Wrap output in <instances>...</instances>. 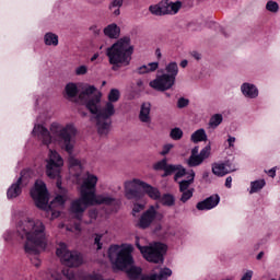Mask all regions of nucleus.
<instances>
[{
  "label": "nucleus",
  "mask_w": 280,
  "mask_h": 280,
  "mask_svg": "<svg viewBox=\"0 0 280 280\" xmlns=\"http://www.w3.org/2000/svg\"><path fill=\"white\" fill-rule=\"evenodd\" d=\"M16 233L20 240L25 241V253H27V255H34L33 258H31V262L35 268H39L40 259H38V255L40 254V250H38V248H45L47 246L45 224L42 223L40 220L27 218L18 223Z\"/></svg>",
  "instance_id": "obj_1"
},
{
  "label": "nucleus",
  "mask_w": 280,
  "mask_h": 280,
  "mask_svg": "<svg viewBox=\"0 0 280 280\" xmlns=\"http://www.w3.org/2000/svg\"><path fill=\"white\" fill-rule=\"evenodd\" d=\"M50 132L55 141H57L58 145L61 150H65L68 158V163L70 167H79L80 160L73 158V148H75V136L78 135V129L72 124H68L65 127L60 128L58 125L50 126Z\"/></svg>",
  "instance_id": "obj_2"
},
{
  "label": "nucleus",
  "mask_w": 280,
  "mask_h": 280,
  "mask_svg": "<svg viewBox=\"0 0 280 280\" xmlns=\"http://www.w3.org/2000/svg\"><path fill=\"white\" fill-rule=\"evenodd\" d=\"M132 54H135V46L130 44L128 36L121 37L106 49V56L109 65L113 66V71L128 67L132 60Z\"/></svg>",
  "instance_id": "obj_3"
},
{
  "label": "nucleus",
  "mask_w": 280,
  "mask_h": 280,
  "mask_svg": "<svg viewBox=\"0 0 280 280\" xmlns=\"http://www.w3.org/2000/svg\"><path fill=\"white\" fill-rule=\"evenodd\" d=\"M133 250L135 247L132 245H127L122 248L119 245L109 246L107 255L115 270H126V268L135 264V258L132 257Z\"/></svg>",
  "instance_id": "obj_4"
},
{
  "label": "nucleus",
  "mask_w": 280,
  "mask_h": 280,
  "mask_svg": "<svg viewBox=\"0 0 280 280\" xmlns=\"http://www.w3.org/2000/svg\"><path fill=\"white\" fill-rule=\"evenodd\" d=\"M136 247L141 255L150 264H163L165 261V253H167V245L155 242L149 246H141L139 238L136 240Z\"/></svg>",
  "instance_id": "obj_5"
},
{
  "label": "nucleus",
  "mask_w": 280,
  "mask_h": 280,
  "mask_svg": "<svg viewBox=\"0 0 280 280\" xmlns=\"http://www.w3.org/2000/svg\"><path fill=\"white\" fill-rule=\"evenodd\" d=\"M62 165H65V160H62V156H60L57 151L50 150L49 159L47 160L46 165V175L48 178L57 180L56 186L58 192L62 191V189H67L62 187V176L60 175L62 173Z\"/></svg>",
  "instance_id": "obj_6"
},
{
  "label": "nucleus",
  "mask_w": 280,
  "mask_h": 280,
  "mask_svg": "<svg viewBox=\"0 0 280 280\" xmlns=\"http://www.w3.org/2000/svg\"><path fill=\"white\" fill-rule=\"evenodd\" d=\"M113 115H115V105L113 103H106L103 108L98 109L95 117L98 135L106 136L110 132V126L113 125L110 117Z\"/></svg>",
  "instance_id": "obj_7"
},
{
  "label": "nucleus",
  "mask_w": 280,
  "mask_h": 280,
  "mask_svg": "<svg viewBox=\"0 0 280 280\" xmlns=\"http://www.w3.org/2000/svg\"><path fill=\"white\" fill-rule=\"evenodd\" d=\"M56 255L61 264L68 268H78L82 266V255L78 252H71L67 248V244L60 243L56 249Z\"/></svg>",
  "instance_id": "obj_8"
},
{
  "label": "nucleus",
  "mask_w": 280,
  "mask_h": 280,
  "mask_svg": "<svg viewBox=\"0 0 280 280\" xmlns=\"http://www.w3.org/2000/svg\"><path fill=\"white\" fill-rule=\"evenodd\" d=\"M31 197L33 198L37 209L45 211L49 206V191H47V185L43 180L35 182V189L31 190Z\"/></svg>",
  "instance_id": "obj_9"
},
{
  "label": "nucleus",
  "mask_w": 280,
  "mask_h": 280,
  "mask_svg": "<svg viewBox=\"0 0 280 280\" xmlns=\"http://www.w3.org/2000/svg\"><path fill=\"white\" fill-rule=\"evenodd\" d=\"M93 202L95 199L89 197V195H82L80 198L74 199L70 205V211L75 215L77 220H82V215H84V211L89 209V207H93Z\"/></svg>",
  "instance_id": "obj_10"
},
{
  "label": "nucleus",
  "mask_w": 280,
  "mask_h": 280,
  "mask_svg": "<svg viewBox=\"0 0 280 280\" xmlns=\"http://www.w3.org/2000/svg\"><path fill=\"white\" fill-rule=\"evenodd\" d=\"M97 187V176L86 173V178L83 179L80 188V194L82 196H88L95 200V188Z\"/></svg>",
  "instance_id": "obj_11"
},
{
  "label": "nucleus",
  "mask_w": 280,
  "mask_h": 280,
  "mask_svg": "<svg viewBox=\"0 0 280 280\" xmlns=\"http://www.w3.org/2000/svg\"><path fill=\"white\" fill-rule=\"evenodd\" d=\"M154 220H163V214L156 211L154 206H151L147 211H144L138 222L139 229H150Z\"/></svg>",
  "instance_id": "obj_12"
},
{
  "label": "nucleus",
  "mask_w": 280,
  "mask_h": 280,
  "mask_svg": "<svg viewBox=\"0 0 280 280\" xmlns=\"http://www.w3.org/2000/svg\"><path fill=\"white\" fill-rule=\"evenodd\" d=\"M174 84H176L175 79L168 77L167 74H162L156 77L155 80L151 81L149 83V86H151V89H154V91H161L163 93L165 91H170V89H172Z\"/></svg>",
  "instance_id": "obj_13"
},
{
  "label": "nucleus",
  "mask_w": 280,
  "mask_h": 280,
  "mask_svg": "<svg viewBox=\"0 0 280 280\" xmlns=\"http://www.w3.org/2000/svg\"><path fill=\"white\" fill-rule=\"evenodd\" d=\"M135 180L137 178L125 183V196L127 200H141L143 198V191L139 188L141 186Z\"/></svg>",
  "instance_id": "obj_14"
},
{
  "label": "nucleus",
  "mask_w": 280,
  "mask_h": 280,
  "mask_svg": "<svg viewBox=\"0 0 280 280\" xmlns=\"http://www.w3.org/2000/svg\"><path fill=\"white\" fill-rule=\"evenodd\" d=\"M24 174L25 172L22 171L21 176L18 178V180L9 187L7 191V197L9 200H12L13 198H19V196L23 194V187H21V185H23V182L25 180Z\"/></svg>",
  "instance_id": "obj_15"
},
{
  "label": "nucleus",
  "mask_w": 280,
  "mask_h": 280,
  "mask_svg": "<svg viewBox=\"0 0 280 280\" xmlns=\"http://www.w3.org/2000/svg\"><path fill=\"white\" fill-rule=\"evenodd\" d=\"M135 183H137L141 189H143L144 194L149 196L152 200H161V191L159 188L141 180V179H135Z\"/></svg>",
  "instance_id": "obj_16"
},
{
  "label": "nucleus",
  "mask_w": 280,
  "mask_h": 280,
  "mask_svg": "<svg viewBox=\"0 0 280 280\" xmlns=\"http://www.w3.org/2000/svg\"><path fill=\"white\" fill-rule=\"evenodd\" d=\"M79 93L80 90L78 89V84L70 82L67 83L65 86L63 97H66V100H68L69 102H74L75 104H78V102H80L78 100Z\"/></svg>",
  "instance_id": "obj_17"
},
{
  "label": "nucleus",
  "mask_w": 280,
  "mask_h": 280,
  "mask_svg": "<svg viewBox=\"0 0 280 280\" xmlns=\"http://www.w3.org/2000/svg\"><path fill=\"white\" fill-rule=\"evenodd\" d=\"M102 102V94H94L91 98H88L81 104H85V108L90 110L92 115H97L100 113V103Z\"/></svg>",
  "instance_id": "obj_18"
},
{
  "label": "nucleus",
  "mask_w": 280,
  "mask_h": 280,
  "mask_svg": "<svg viewBox=\"0 0 280 280\" xmlns=\"http://www.w3.org/2000/svg\"><path fill=\"white\" fill-rule=\"evenodd\" d=\"M241 91L245 97H248L249 100H255V97H258L259 90H257V86L252 83H243L241 86Z\"/></svg>",
  "instance_id": "obj_19"
},
{
  "label": "nucleus",
  "mask_w": 280,
  "mask_h": 280,
  "mask_svg": "<svg viewBox=\"0 0 280 280\" xmlns=\"http://www.w3.org/2000/svg\"><path fill=\"white\" fill-rule=\"evenodd\" d=\"M171 275H172V269L165 267V268H162L159 273H151L150 276H147L141 280H167L170 279Z\"/></svg>",
  "instance_id": "obj_20"
},
{
  "label": "nucleus",
  "mask_w": 280,
  "mask_h": 280,
  "mask_svg": "<svg viewBox=\"0 0 280 280\" xmlns=\"http://www.w3.org/2000/svg\"><path fill=\"white\" fill-rule=\"evenodd\" d=\"M152 105L150 103H143L140 108L139 119L142 124H150L152 118L150 117V110Z\"/></svg>",
  "instance_id": "obj_21"
},
{
  "label": "nucleus",
  "mask_w": 280,
  "mask_h": 280,
  "mask_svg": "<svg viewBox=\"0 0 280 280\" xmlns=\"http://www.w3.org/2000/svg\"><path fill=\"white\" fill-rule=\"evenodd\" d=\"M36 130H37V132L39 133V137H40V139H42V143H43L44 145H49V144H51V139H52V137H51V133L49 132V129H47V127L42 126V125H38V126L36 127Z\"/></svg>",
  "instance_id": "obj_22"
},
{
  "label": "nucleus",
  "mask_w": 280,
  "mask_h": 280,
  "mask_svg": "<svg viewBox=\"0 0 280 280\" xmlns=\"http://www.w3.org/2000/svg\"><path fill=\"white\" fill-rule=\"evenodd\" d=\"M93 205H107V207H110L117 205V199L104 195H94Z\"/></svg>",
  "instance_id": "obj_23"
},
{
  "label": "nucleus",
  "mask_w": 280,
  "mask_h": 280,
  "mask_svg": "<svg viewBox=\"0 0 280 280\" xmlns=\"http://www.w3.org/2000/svg\"><path fill=\"white\" fill-rule=\"evenodd\" d=\"M103 32L108 38H117L119 34H121V28L117 24L112 23L107 25Z\"/></svg>",
  "instance_id": "obj_24"
},
{
  "label": "nucleus",
  "mask_w": 280,
  "mask_h": 280,
  "mask_svg": "<svg viewBox=\"0 0 280 280\" xmlns=\"http://www.w3.org/2000/svg\"><path fill=\"white\" fill-rule=\"evenodd\" d=\"M231 172H233V170L226 168V163L212 165V173L214 176H226V174H231Z\"/></svg>",
  "instance_id": "obj_25"
},
{
  "label": "nucleus",
  "mask_w": 280,
  "mask_h": 280,
  "mask_svg": "<svg viewBox=\"0 0 280 280\" xmlns=\"http://www.w3.org/2000/svg\"><path fill=\"white\" fill-rule=\"evenodd\" d=\"M96 91L97 88H95V85H88L81 93H79L78 101L86 102Z\"/></svg>",
  "instance_id": "obj_26"
},
{
  "label": "nucleus",
  "mask_w": 280,
  "mask_h": 280,
  "mask_svg": "<svg viewBox=\"0 0 280 280\" xmlns=\"http://www.w3.org/2000/svg\"><path fill=\"white\" fill-rule=\"evenodd\" d=\"M149 11L151 12V14H154L155 16H165V14H167V10L165 8V1H162L155 5H151L149 8Z\"/></svg>",
  "instance_id": "obj_27"
},
{
  "label": "nucleus",
  "mask_w": 280,
  "mask_h": 280,
  "mask_svg": "<svg viewBox=\"0 0 280 280\" xmlns=\"http://www.w3.org/2000/svg\"><path fill=\"white\" fill-rule=\"evenodd\" d=\"M166 8V14H178V10L183 8V2H170L168 0L164 1Z\"/></svg>",
  "instance_id": "obj_28"
},
{
  "label": "nucleus",
  "mask_w": 280,
  "mask_h": 280,
  "mask_svg": "<svg viewBox=\"0 0 280 280\" xmlns=\"http://www.w3.org/2000/svg\"><path fill=\"white\" fill-rule=\"evenodd\" d=\"M166 73L164 75H167L168 78H172L173 80H176V75H178V63L176 61L170 62L165 68Z\"/></svg>",
  "instance_id": "obj_29"
},
{
  "label": "nucleus",
  "mask_w": 280,
  "mask_h": 280,
  "mask_svg": "<svg viewBox=\"0 0 280 280\" xmlns=\"http://www.w3.org/2000/svg\"><path fill=\"white\" fill-rule=\"evenodd\" d=\"M69 190L62 189L51 201V205H59V207L65 206L67 202Z\"/></svg>",
  "instance_id": "obj_30"
},
{
  "label": "nucleus",
  "mask_w": 280,
  "mask_h": 280,
  "mask_svg": "<svg viewBox=\"0 0 280 280\" xmlns=\"http://www.w3.org/2000/svg\"><path fill=\"white\" fill-rule=\"evenodd\" d=\"M190 141H192V143H200L201 141H207V131H205V129L202 128L196 130L191 135Z\"/></svg>",
  "instance_id": "obj_31"
},
{
  "label": "nucleus",
  "mask_w": 280,
  "mask_h": 280,
  "mask_svg": "<svg viewBox=\"0 0 280 280\" xmlns=\"http://www.w3.org/2000/svg\"><path fill=\"white\" fill-rule=\"evenodd\" d=\"M159 69V62H151L148 66H141L136 70V73L139 75H143V73H150L152 71H156Z\"/></svg>",
  "instance_id": "obj_32"
},
{
  "label": "nucleus",
  "mask_w": 280,
  "mask_h": 280,
  "mask_svg": "<svg viewBox=\"0 0 280 280\" xmlns=\"http://www.w3.org/2000/svg\"><path fill=\"white\" fill-rule=\"evenodd\" d=\"M44 42H45V45H47L48 47H58V35L49 32V33H46L45 36H44Z\"/></svg>",
  "instance_id": "obj_33"
},
{
  "label": "nucleus",
  "mask_w": 280,
  "mask_h": 280,
  "mask_svg": "<svg viewBox=\"0 0 280 280\" xmlns=\"http://www.w3.org/2000/svg\"><path fill=\"white\" fill-rule=\"evenodd\" d=\"M160 201L162 202L163 207H174L176 205V198L172 194H164Z\"/></svg>",
  "instance_id": "obj_34"
},
{
  "label": "nucleus",
  "mask_w": 280,
  "mask_h": 280,
  "mask_svg": "<svg viewBox=\"0 0 280 280\" xmlns=\"http://www.w3.org/2000/svg\"><path fill=\"white\" fill-rule=\"evenodd\" d=\"M266 187V179H258L250 183L249 194H257V191H261L262 188Z\"/></svg>",
  "instance_id": "obj_35"
},
{
  "label": "nucleus",
  "mask_w": 280,
  "mask_h": 280,
  "mask_svg": "<svg viewBox=\"0 0 280 280\" xmlns=\"http://www.w3.org/2000/svg\"><path fill=\"white\" fill-rule=\"evenodd\" d=\"M124 5V0H113L109 4V10L113 13L114 16H119L121 14V11L119 8Z\"/></svg>",
  "instance_id": "obj_36"
},
{
  "label": "nucleus",
  "mask_w": 280,
  "mask_h": 280,
  "mask_svg": "<svg viewBox=\"0 0 280 280\" xmlns=\"http://www.w3.org/2000/svg\"><path fill=\"white\" fill-rule=\"evenodd\" d=\"M222 121H224V117L222 116V114H214L210 118L209 127L210 128H218V126H220V124H222Z\"/></svg>",
  "instance_id": "obj_37"
},
{
  "label": "nucleus",
  "mask_w": 280,
  "mask_h": 280,
  "mask_svg": "<svg viewBox=\"0 0 280 280\" xmlns=\"http://www.w3.org/2000/svg\"><path fill=\"white\" fill-rule=\"evenodd\" d=\"M121 97V93L117 89H112L108 93L107 103L115 104V102H119V98Z\"/></svg>",
  "instance_id": "obj_38"
},
{
  "label": "nucleus",
  "mask_w": 280,
  "mask_h": 280,
  "mask_svg": "<svg viewBox=\"0 0 280 280\" xmlns=\"http://www.w3.org/2000/svg\"><path fill=\"white\" fill-rule=\"evenodd\" d=\"M141 272H142V269L140 267H131L127 271V277L130 280H137V279H139V277H141Z\"/></svg>",
  "instance_id": "obj_39"
},
{
  "label": "nucleus",
  "mask_w": 280,
  "mask_h": 280,
  "mask_svg": "<svg viewBox=\"0 0 280 280\" xmlns=\"http://www.w3.org/2000/svg\"><path fill=\"white\" fill-rule=\"evenodd\" d=\"M205 160L201 159L199 155H190L188 159L189 167H198V165H202Z\"/></svg>",
  "instance_id": "obj_40"
},
{
  "label": "nucleus",
  "mask_w": 280,
  "mask_h": 280,
  "mask_svg": "<svg viewBox=\"0 0 280 280\" xmlns=\"http://www.w3.org/2000/svg\"><path fill=\"white\" fill-rule=\"evenodd\" d=\"M206 202H208V207H210V209H215V206L220 205V195H212L206 198Z\"/></svg>",
  "instance_id": "obj_41"
},
{
  "label": "nucleus",
  "mask_w": 280,
  "mask_h": 280,
  "mask_svg": "<svg viewBox=\"0 0 280 280\" xmlns=\"http://www.w3.org/2000/svg\"><path fill=\"white\" fill-rule=\"evenodd\" d=\"M170 137L173 141H180V139H183V129L178 127L173 128L170 132Z\"/></svg>",
  "instance_id": "obj_42"
},
{
  "label": "nucleus",
  "mask_w": 280,
  "mask_h": 280,
  "mask_svg": "<svg viewBox=\"0 0 280 280\" xmlns=\"http://www.w3.org/2000/svg\"><path fill=\"white\" fill-rule=\"evenodd\" d=\"M166 167H167V159L165 158L153 165V170H155V172H165Z\"/></svg>",
  "instance_id": "obj_43"
},
{
  "label": "nucleus",
  "mask_w": 280,
  "mask_h": 280,
  "mask_svg": "<svg viewBox=\"0 0 280 280\" xmlns=\"http://www.w3.org/2000/svg\"><path fill=\"white\" fill-rule=\"evenodd\" d=\"M180 202H187L188 200H191L194 198V188H190L188 190L180 191Z\"/></svg>",
  "instance_id": "obj_44"
},
{
  "label": "nucleus",
  "mask_w": 280,
  "mask_h": 280,
  "mask_svg": "<svg viewBox=\"0 0 280 280\" xmlns=\"http://www.w3.org/2000/svg\"><path fill=\"white\" fill-rule=\"evenodd\" d=\"M177 170L178 165L166 164V168L164 170V174L162 175L163 178H165L166 176H172V174H174V172H177Z\"/></svg>",
  "instance_id": "obj_45"
},
{
  "label": "nucleus",
  "mask_w": 280,
  "mask_h": 280,
  "mask_svg": "<svg viewBox=\"0 0 280 280\" xmlns=\"http://www.w3.org/2000/svg\"><path fill=\"white\" fill-rule=\"evenodd\" d=\"M266 10H268V12L277 13V12H279V3L270 0L266 4Z\"/></svg>",
  "instance_id": "obj_46"
},
{
  "label": "nucleus",
  "mask_w": 280,
  "mask_h": 280,
  "mask_svg": "<svg viewBox=\"0 0 280 280\" xmlns=\"http://www.w3.org/2000/svg\"><path fill=\"white\" fill-rule=\"evenodd\" d=\"M196 209L198 211H211V208L209 206V203L207 202V199L202 200V201H199L197 205H196Z\"/></svg>",
  "instance_id": "obj_47"
},
{
  "label": "nucleus",
  "mask_w": 280,
  "mask_h": 280,
  "mask_svg": "<svg viewBox=\"0 0 280 280\" xmlns=\"http://www.w3.org/2000/svg\"><path fill=\"white\" fill-rule=\"evenodd\" d=\"M178 170L175 171L174 180H177L178 178H183V176H187V170L183 167V165H177Z\"/></svg>",
  "instance_id": "obj_48"
},
{
  "label": "nucleus",
  "mask_w": 280,
  "mask_h": 280,
  "mask_svg": "<svg viewBox=\"0 0 280 280\" xmlns=\"http://www.w3.org/2000/svg\"><path fill=\"white\" fill-rule=\"evenodd\" d=\"M211 154V145H206L199 153V156L205 161V159H209Z\"/></svg>",
  "instance_id": "obj_49"
},
{
  "label": "nucleus",
  "mask_w": 280,
  "mask_h": 280,
  "mask_svg": "<svg viewBox=\"0 0 280 280\" xmlns=\"http://www.w3.org/2000/svg\"><path fill=\"white\" fill-rule=\"evenodd\" d=\"M94 236V245L97 246L96 249L102 250V246H104L102 244V238L104 237V235L95 233Z\"/></svg>",
  "instance_id": "obj_50"
},
{
  "label": "nucleus",
  "mask_w": 280,
  "mask_h": 280,
  "mask_svg": "<svg viewBox=\"0 0 280 280\" xmlns=\"http://www.w3.org/2000/svg\"><path fill=\"white\" fill-rule=\"evenodd\" d=\"M189 106V100L185 97H179L177 101V108H187Z\"/></svg>",
  "instance_id": "obj_51"
},
{
  "label": "nucleus",
  "mask_w": 280,
  "mask_h": 280,
  "mask_svg": "<svg viewBox=\"0 0 280 280\" xmlns=\"http://www.w3.org/2000/svg\"><path fill=\"white\" fill-rule=\"evenodd\" d=\"M89 68L86 66H80L75 69V75H86Z\"/></svg>",
  "instance_id": "obj_52"
},
{
  "label": "nucleus",
  "mask_w": 280,
  "mask_h": 280,
  "mask_svg": "<svg viewBox=\"0 0 280 280\" xmlns=\"http://www.w3.org/2000/svg\"><path fill=\"white\" fill-rule=\"evenodd\" d=\"M187 179H185L187 183H189L190 185H194V180L196 178V172H194V170H190L187 172L186 174Z\"/></svg>",
  "instance_id": "obj_53"
},
{
  "label": "nucleus",
  "mask_w": 280,
  "mask_h": 280,
  "mask_svg": "<svg viewBox=\"0 0 280 280\" xmlns=\"http://www.w3.org/2000/svg\"><path fill=\"white\" fill-rule=\"evenodd\" d=\"M191 184L189 182L185 180V179L179 182V191H189V186Z\"/></svg>",
  "instance_id": "obj_54"
},
{
  "label": "nucleus",
  "mask_w": 280,
  "mask_h": 280,
  "mask_svg": "<svg viewBox=\"0 0 280 280\" xmlns=\"http://www.w3.org/2000/svg\"><path fill=\"white\" fill-rule=\"evenodd\" d=\"M62 275L63 277H67L69 280L75 279V273H73V271L70 269H63Z\"/></svg>",
  "instance_id": "obj_55"
},
{
  "label": "nucleus",
  "mask_w": 280,
  "mask_h": 280,
  "mask_svg": "<svg viewBox=\"0 0 280 280\" xmlns=\"http://www.w3.org/2000/svg\"><path fill=\"white\" fill-rule=\"evenodd\" d=\"M172 148H174V144H165L162 151L160 152V154L162 156H166V154H170V151L172 150Z\"/></svg>",
  "instance_id": "obj_56"
},
{
  "label": "nucleus",
  "mask_w": 280,
  "mask_h": 280,
  "mask_svg": "<svg viewBox=\"0 0 280 280\" xmlns=\"http://www.w3.org/2000/svg\"><path fill=\"white\" fill-rule=\"evenodd\" d=\"M145 209V206L142 203H135L133 205V213H141V211H143Z\"/></svg>",
  "instance_id": "obj_57"
},
{
  "label": "nucleus",
  "mask_w": 280,
  "mask_h": 280,
  "mask_svg": "<svg viewBox=\"0 0 280 280\" xmlns=\"http://www.w3.org/2000/svg\"><path fill=\"white\" fill-rule=\"evenodd\" d=\"M89 218H91V220H97V210H90Z\"/></svg>",
  "instance_id": "obj_58"
},
{
  "label": "nucleus",
  "mask_w": 280,
  "mask_h": 280,
  "mask_svg": "<svg viewBox=\"0 0 280 280\" xmlns=\"http://www.w3.org/2000/svg\"><path fill=\"white\" fill-rule=\"evenodd\" d=\"M233 183V177H231V176H229V177H226V179H225V187L228 188V189H231V187H232V184Z\"/></svg>",
  "instance_id": "obj_59"
},
{
  "label": "nucleus",
  "mask_w": 280,
  "mask_h": 280,
  "mask_svg": "<svg viewBox=\"0 0 280 280\" xmlns=\"http://www.w3.org/2000/svg\"><path fill=\"white\" fill-rule=\"evenodd\" d=\"M228 143H229V148H233L234 143H235V137H229L228 139Z\"/></svg>",
  "instance_id": "obj_60"
},
{
  "label": "nucleus",
  "mask_w": 280,
  "mask_h": 280,
  "mask_svg": "<svg viewBox=\"0 0 280 280\" xmlns=\"http://www.w3.org/2000/svg\"><path fill=\"white\" fill-rule=\"evenodd\" d=\"M191 56L192 58H195V60H200V58H202V55H200V52L198 51H192Z\"/></svg>",
  "instance_id": "obj_61"
},
{
  "label": "nucleus",
  "mask_w": 280,
  "mask_h": 280,
  "mask_svg": "<svg viewBox=\"0 0 280 280\" xmlns=\"http://www.w3.org/2000/svg\"><path fill=\"white\" fill-rule=\"evenodd\" d=\"M268 176H270V178H275V176H277V170L270 168L268 171Z\"/></svg>",
  "instance_id": "obj_62"
},
{
  "label": "nucleus",
  "mask_w": 280,
  "mask_h": 280,
  "mask_svg": "<svg viewBox=\"0 0 280 280\" xmlns=\"http://www.w3.org/2000/svg\"><path fill=\"white\" fill-rule=\"evenodd\" d=\"M90 32H94V34H100V28L97 27V25H93L90 27Z\"/></svg>",
  "instance_id": "obj_63"
},
{
  "label": "nucleus",
  "mask_w": 280,
  "mask_h": 280,
  "mask_svg": "<svg viewBox=\"0 0 280 280\" xmlns=\"http://www.w3.org/2000/svg\"><path fill=\"white\" fill-rule=\"evenodd\" d=\"M198 152H199V148L198 147L192 148L190 156H198L199 155Z\"/></svg>",
  "instance_id": "obj_64"
}]
</instances>
